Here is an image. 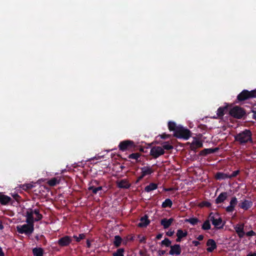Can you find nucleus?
Wrapping results in <instances>:
<instances>
[{"label":"nucleus","instance_id":"obj_1","mask_svg":"<svg viewBox=\"0 0 256 256\" xmlns=\"http://www.w3.org/2000/svg\"><path fill=\"white\" fill-rule=\"evenodd\" d=\"M26 222L28 224H24L22 226H18L16 230L20 234H30L34 230L33 218V212H27L26 215Z\"/></svg>","mask_w":256,"mask_h":256},{"label":"nucleus","instance_id":"obj_2","mask_svg":"<svg viewBox=\"0 0 256 256\" xmlns=\"http://www.w3.org/2000/svg\"><path fill=\"white\" fill-rule=\"evenodd\" d=\"M252 136V132L250 130L245 129L234 136V141L241 146L248 144H252L254 141Z\"/></svg>","mask_w":256,"mask_h":256},{"label":"nucleus","instance_id":"obj_3","mask_svg":"<svg viewBox=\"0 0 256 256\" xmlns=\"http://www.w3.org/2000/svg\"><path fill=\"white\" fill-rule=\"evenodd\" d=\"M20 196L18 194H12V197L0 192V204L3 206L10 205L18 208L20 204Z\"/></svg>","mask_w":256,"mask_h":256},{"label":"nucleus","instance_id":"obj_4","mask_svg":"<svg viewBox=\"0 0 256 256\" xmlns=\"http://www.w3.org/2000/svg\"><path fill=\"white\" fill-rule=\"evenodd\" d=\"M138 146L135 144L134 141L129 140L122 141L118 144V148L122 152L135 151L138 150Z\"/></svg>","mask_w":256,"mask_h":256},{"label":"nucleus","instance_id":"obj_5","mask_svg":"<svg viewBox=\"0 0 256 256\" xmlns=\"http://www.w3.org/2000/svg\"><path fill=\"white\" fill-rule=\"evenodd\" d=\"M191 134L192 132L188 129L180 126L174 134V136L178 138L187 140L191 136Z\"/></svg>","mask_w":256,"mask_h":256},{"label":"nucleus","instance_id":"obj_6","mask_svg":"<svg viewBox=\"0 0 256 256\" xmlns=\"http://www.w3.org/2000/svg\"><path fill=\"white\" fill-rule=\"evenodd\" d=\"M254 98H256V90L251 91L244 90L238 95L236 100L238 102H242Z\"/></svg>","mask_w":256,"mask_h":256},{"label":"nucleus","instance_id":"obj_7","mask_svg":"<svg viewBox=\"0 0 256 256\" xmlns=\"http://www.w3.org/2000/svg\"><path fill=\"white\" fill-rule=\"evenodd\" d=\"M229 113L231 116L238 119L242 118L246 114L244 109L238 106H235L231 108Z\"/></svg>","mask_w":256,"mask_h":256},{"label":"nucleus","instance_id":"obj_8","mask_svg":"<svg viewBox=\"0 0 256 256\" xmlns=\"http://www.w3.org/2000/svg\"><path fill=\"white\" fill-rule=\"evenodd\" d=\"M208 218L216 228H222V220L217 213L211 212L209 215Z\"/></svg>","mask_w":256,"mask_h":256},{"label":"nucleus","instance_id":"obj_9","mask_svg":"<svg viewBox=\"0 0 256 256\" xmlns=\"http://www.w3.org/2000/svg\"><path fill=\"white\" fill-rule=\"evenodd\" d=\"M164 154V150L162 147L160 146H153L151 148L150 150V154L154 158H157Z\"/></svg>","mask_w":256,"mask_h":256},{"label":"nucleus","instance_id":"obj_10","mask_svg":"<svg viewBox=\"0 0 256 256\" xmlns=\"http://www.w3.org/2000/svg\"><path fill=\"white\" fill-rule=\"evenodd\" d=\"M141 175L138 178L136 182L141 180L144 176H149L154 172L152 167L150 166H146L140 168Z\"/></svg>","mask_w":256,"mask_h":256},{"label":"nucleus","instance_id":"obj_11","mask_svg":"<svg viewBox=\"0 0 256 256\" xmlns=\"http://www.w3.org/2000/svg\"><path fill=\"white\" fill-rule=\"evenodd\" d=\"M226 201L228 202L229 201L228 195L226 192L220 193L215 200L216 204H219L222 202L225 203Z\"/></svg>","mask_w":256,"mask_h":256},{"label":"nucleus","instance_id":"obj_12","mask_svg":"<svg viewBox=\"0 0 256 256\" xmlns=\"http://www.w3.org/2000/svg\"><path fill=\"white\" fill-rule=\"evenodd\" d=\"M104 187L102 186H98V187L94 186H88V191L91 193V194H102V191L105 192L106 190H104Z\"/></svg>","mask_w":256,"mask_h":256},{"label":"nucleus","instance_id":"obj_13","mask_svg":"<svg viewBox=\"0 0 256 256\" xmlns=\"http://www.w3.org/2000/svg\"><path fill=\"white\" fill-rule=\"evenodd\" d=\"M116 186L120 188L128 189L130 187L131 184L127 179H122L116 182Z\"/></svg>","mask_w":256,"mask_h":256},{"label":"nucleus","instance_id":"obj_14","mask_svg":"<svg viewBox=\"0 0 256 256\" xmlns=\"http://www.w3.org/2000/svg\"><path fill=\"white\" fill-rule=\"evenodd\" d=\"M218 150L219 148L218 147L214 148H204L200 152L199 155L200 156H206L208 154L216 152Z\"/></svg>","mask_w":256,"mask_h":256},{"label":"nucleus","instance_id":"obj_15","mask_svg":"<svg viewBox=\"0 0 256 256\" xmlns=\"http://www.w3.org/2000/svg\"><path fill=\"white\" fill-rule=\"evenodd\" d=\"M202 146H203V144L201 141L195 139L191 143L190 146V148L192 151H194V152H196V150L198 148H202Z\"/></svg>","mask_w":256,"mask_h":256},{"label":"nucleus","instance_id":"obj_16","mask_svg":"<svg viewBox=\"0 0 256 256\" xmlns=\"http://www.w3.org/2000/svg\"><path fill=\"white\" fill-rule=\"evenodd\" d=\"M72 242V238L69 236H65L60 238L58 241V244L61 246H68Z\"/></svg>","mask_w":256,"mask_h":256},{"label":"nucleus","instance_id":"obj_17","mask_svg":"<svg viewBox=\"0 0 256 256\" xmlns=\"http://www.w3.org/2000/svg\"><path fill=\"white\" fill-rule=\"evenodd\" d=\"M170 250L169 252V254L170 255L176 254L179 255L181 252V248L180 244H174L170 246Z\"/></svg>","mask_w":256,"mask_h":256},{"label":"nucleus","instance_id":"obj_18","mask_svg":"<svg viewBox=\"0 0 256 256\" xmlns=\"http://www.w3.org/2000/svg\"><path fill=\"white\" fill-rule=\"evenodd\" d=\"M228 112V106H224L220 107L218 110L216 112L217 116H214V118H222L224 114H226Z\"/></svg>","mask_w":256,"mask_h":256},{"label":"nucleus","instance_id":"obj_19","mask_svg":"<svg viewBox=\"0 0 256 256\" xmlns=\"http://www.w3.org/2000/svg\"><path fill=\"white\" fill-rule=\"evenodd\" d=\"M206 246H208L206 250L208 252H212L216 248V244L215 241L212 239L208 240L206 242Z\"/></svg>","mask_w":256,"mask_h":256},{"label":"nucleus","instance_id":"obj_20","mask_svg":"<svg viewBox=\"0 0 256 256\" xmlns=\"http://www.w3.org/2000/svg\"><path fill=\"white\" fill-rule=\"evenodd\" d=\"M140 222L138 223V226L140 228L146 227L150 222L148 220V216L146 214L140 219Z\"/></svg>","mask_w":256,"mask_h":256},{"label":"nucleus","instance_id":"obj_21","mask_svg":"<svg viewBox=\"0 0 256 256\" xmlns=\"http://www.w3.org/2000/svg\"><path fill=\"white\" fill-rule=\"evenodd\" d=\"M239 206L240 208H250L252 206V202L250 200H241Z\"/></svg>","mask_w":256,"mask_h":256},{"label":"nucleus","instance_id":"obj_22","mask_svg":"<svg viewBox=\"0 0 256 256\" xmlns=\"http://www.w3.org/2000/svg\"><path fill=\"white\" fill-rule=\"evenodd\" d=\"M230 204L226 207H223L222 208H234L238 204L237 198L235 196H232L230 198V199L229 200Z\"/></svg>","mask_w":256,"mask_h":256},{"label":"nucleus","instance_id":"obj_23","mask_svg":"<svg viewBox=\"0 0 256 256\" xmlns=\"http://www.w3.org/2000/svg\"><path fill=\"white\" fill-rule=\"evenodd\" d=\"M174 219L172 218H170L168 220L163 218L161 220L160 224L161 225L164 226V228H167L171 225Z\"/></svg>","mask_w":256,"mask_h":256},{"label":"nucleus","instance_id":"obj_24","mask_svg":"<svg viewBox=\"0 0 256 256\" xmlns=\"http://www.w3.org/2000/svg\"><path fill=\"white\" fill-rule=\"evenodd\" d=\"M158 188V184H156L151 182L148 186H146L144 188V190L149 192L152 190H155Z\"/></svg>","mask_w":256,"mask_h":256},{"label":"nucleus","instance_id":"obj_25","mask_svg":"<svg viewBox=\"0 0 256 256\" xmlns=\"http://www.w3.org/2000/svg\"><path fill=\"white\" fill-rule=\"evenodd\" d=\"M60 178L54 177L48 180L47 184L50 186H54L60 182Z\"/></svg>","mask_w":256,"mask_h":256},{"label":"nucleus","instance_id":"obj_26","mask_svg":"<svg viewBox=\"0 0 256 256\" xmlns=\"http://www.w3.org/2000/svg\"><path fill=\"white\" fill-rule=\"evenodd\" d=\"M180 126H176V122L170 121L168 122V128L170 131H173L174 133L176 131L177 128L180 127Z\"/></svg>","mask_w":256,"mask_h":256},{"label":"nucleus","instance_id":"obj_27","mask_svg":"<svg viewBox=\"0 0 256 256\" xmlns=\"http://www.w3.org/2000/svg\"><path fill=\"white\" fill-rule=\"evenodd\" d=\"M216 179L218 180L228 178V174L221 172H218L215 176Z\"/></svg>","mask_w":256,"mask_h":256},{"label":"nucleus","instance_id":"obj_28","mask_svg":"<svg viewBox=\"0 0 256 256\" xmlns=\"http://www.w3.org/2000/svg\"><path fill=\"white\" fill-rule=\"evenodd\" d=\"M32 252L34 256H43L44 250L42 248H34Z\"/></svg>","mask_w":256,"mask_h":256},{"label":"nucleus","instance_id":"obj_29","mask_svg":"<svg viewBox=\"0 0 256 256\" xmlns=\"http://www.w3.org/2000/svg\"><path fill=\"white\" fill-rule=\"evenodd\" d=\"M172 204V201L170 198H167L162 202V208H166V207L170 208Z\"/></svg>","mask_w":256,"mask_h":256},{"label":"nucleus","instance_id":"obj_30","mask_svg":"<svg viewBox=\"0 0 256 256\" xmlns=\"http://www.w3.org/2000/svg\"><path fill=\"white\" fill-rule=\"evenodd\" d=\"M122 239L119 236H114V244L116 247H118L122 242Z\"/></svg>","mask_w":256,"mask_h":256},{"label":"nucleus","instance_id":"obj_31","mask_svg":"<svg viewBox=\"0 0 256 256\" xmlns=\"http://www.w3.org/2000/svg\"><path fill=\"white\" fill-rule=\"evenodd\" d=\"M162 148L166 150H170L173 148V146L170 144L168 142H165L162 145Z\"/></svg>","mask_w":256,"mask_h":256},{"label":"nucleus","instance_id":"obj_32","mask_svg":"<svg viewBox=\"0 0 256 256\" xmlns=\"http://www.w3.org/2000/svg\"><path fill=\"white\" fill-rule=\"evenodd\" d=\"M210 219L206 220L202 226V228L204 230H208L210 229Z\"/></svg>","mask_w":256,"mask_h":256},{"label":"nucleus","instance_id":"obj_33","mask_svg":"<svg viewBox=\"0 0 256 256\" xmlns=\"http://www.w3.org/2000/svg\"><path fill=\"white\" fill-rule=\"evenodd\" d=\"M140 154L136 152V153H132V154H130L128 158L130 159H134L138 161V158L140 157Z\"/></svg>","mask_w":256,"mask_h":256},{"label":"nucleus","instance_id":"obj_34","mask_svg":"<svg viewBox=\"0 0 256 256\" xmlns=\"http://www.w3.org/2000/svg\"><path fill=\"white\" fill-rule=\"evenodd\" d=\"M187 232H184L182 230H178L176 233V236L178 237H180L181 238H182L184 237H185L187 236Z\"/></svg>","mask_w":256,"mask_h":256},{"label":"nucleus","instance_id":"obj_35","mask_svg":"<svg viewBox=\"0 0 256 256\" xmlns=\"http://www.w3.org/2000/svg\"><path fill=\"white\" fill-rule=\"evenodd\" d=\"M185 222H188L190 224H192V225H194L198 223V220L197 218H190L189 219H186L185 220Z\"/></svg>","mask_w":256,"mask_h":256},{"label":"nucleus","instance_id":"obj_36","mask_svg":"<svg viewBox=\"0 0 256 256\" xmlns=\"http://www.w3.org/2000/svg\"><path fill=\"white\" fill-rule=\"evenodd\" d=\"M198 206L200 208L204 206L209 208L211 206V203L208 201H202L199 204Z\"/></svg>","mask_w":256,"mask_h":256},{"label":"nucleus","instance_id":"obj_37","mask_svg":"<svg viewBox=\"0 0 256 256\" xmlns=\"http://www.w3.org/2000/svg\"><path fill=\"white\" fill-rule=\"evenodd\" d=\"M124 248H119L117 250L116 252L113 254V256H124Z\"/></svg>","mask_w":256,"mask_h":256},{"label":"nucleus","instance_id":"obj_38","mask_svg":"<svg viewBox=\"0 0 256 256\" xmlns=\"http://www.w3.org/2000/svg\"><path fill=\"white\" fill-rule=\"evenodd\" d=\"M33 187V185L30 184H26L22 186V188L25 190H31Z\"/></svg>","mask_w":256,"mask_h":256},{"label":"nucleus","instance_id":"obj_39","mask_svg":"<svg viewBox=\"0 0 256 256\" xmlns=\"http://www.w3.org/2000/svg\"><path fill=\"white\" fill-rule=\"evenodd\" d=\"M244 224H240V232H237L240 238H242L245 234V232L244 231Z\"/></svg>","mask_w":256,"mask_h":256},{"label":"nucleus","instance_id":"obj_40","mask_svg":"<svg viewBox=\"0 0 256 256\" xmlns=\"http://www.w3.org/2000/svg\"><path fill=\"white\" fill-rule=\"evenodd\" d=\"M170 244L171 241L168 238H164V240L162 242V244L164 245L167 247L171 246Z\"/></svg>","mask_w":256,"mask_h":256},{"label":"nucleus","instance_id":"obj_41","mask_svg":"<svg viewBox=\"0 0 256 256\" xmlns=\"http://www.w3.org/2000/svg\"><path fill=\"white\" fill-rule=\"evenodd\" d=\"M100 182L97 180H92L88 184V186L98 187L99 186Z\"/></svg>","mask_w":256,"mask_h":256},{"label":"nucleus","instance_id":"obj_42","mask_svg":"<svg viewBox=\"0 0 256 256\" xmlns=\"http://www.w3.org/2000/svg\"><path fill=\"white\" fill-rule=\"evenodd\" d=\"M239 173H240L239 170L234 171L231 174H230V175L228 174V178H234V177L236 176L239 174Z\"/></svg>","mask_w":256,"mask_h":256},{"label":"nucleus","instance_id":"obj_43","mask_svg":"<svg viewBox=\"0 0 256 256\" xmlns=\"http://www.w3.org/2000/svg\"><path fill=\"white\" fill-rule=\"evenodd\" d=\"M34 213L36 215V218H35V220L38 221V220H40L42 218V214H39V210H34Z\"/></svg>","mask_w":256,"mask_h":256},{"label":"nucleus","instance_id":"obj_44","mask_svg":"<svg viewBox=\"0 0 256 256\" xmlns=\"http://www.w3.org/2000/svg\"><path fill=\"white\" fill-rule=\"evenodd\" d=\"M84 237H85V235L83 234H79L78 237L76 236H74V238L76 239V241L78 242H80L81 240L84 238Z\"/></svg>","mask_w":256,"mask_h":256},{"label":"nucleus","instance_id":"obj_45","mask_svg":"<svg viewBox=\"0 0 256 256\" xmlns=\"http://www.w3.org/2000/svg\"><path fill=\"white\" fill-rule=\"evenodd\" d=\"M160 136L162 139H167L170 137V135L164 133V134H162L161 135H160Z\"/></svg>","mask_w":256,"mask_h":256},{"label":"nucleus","instance_id":"obj_46","mask_svg":"<svg viewBox=\"0 0 256 256\" xmlns=\"http://www.w3.org/2000/svg\"><path fill=\"white\" fill-rule=\"evenodd\" d=\"M246 235L248 236L256 235V233L253 230H250L246 233Z\"/></svg>","mask_w":256,"mask_h":256},{"label":"nucleus","instance_id":"obj_47","mask_svg":"<svg viewBox=\"0 0 256 256\" xmlns=\"http://www.w3.org/2000/svg\"><path fill=\"white\" fill-rule=\"evenodd\" d=\"M138 238H140V242H145L146 238L144 236H138Z\"/></svg>","mask_w":256,"mask_h":256},{"label":"nucleus","instance_id":"obj_48","mask_svg":"<svg viewBox=\"0 0 256 256\" xmlns=\"http://www.w3.org/2000/svg\"><path fill=\"white\" fill-rule=\"evenodd\" d=\"M174 234V231H168L166 233V234L169 236H172Z\"/></svg>","mask_w":256,"mask_h":256},{"label":"nucleus","instance_id":"obj_49","mask_svg":"<svg viewBox=\"0 0 256 256\" xmlns=\"http://www.w3.org/2000/svg\"><path fill=\"white\" fill-rule=\"evenodd\" d=\"M236 232H240V225H236V226L235 228Z\"/></svg>","mask_w":256,"mask_h":256},{"label":"nucleus","instance_id":"obj_50","mask_svg":"<svg viewBox=\"0 0 256 256\" xmlns=\"http://www.w3.org/2000/svg\"><path fill=\"white\" fill-rule=\"evenodd\" d=\"M158 255L160 256H161L162 255H163L166 253V251L165 250H159L158 252Z\"/></svg>","mask_w":256,"mask_h":256},{"label":"nucleus","instance_id":"obj_51","mask_svg":"<svg viewBox=\"0 0 256 256\" xmlns=\"http://www.w3.org/2000/svg\"><path fill=\"white\" fill-rule=\"evenodd\" d=\"M192 242L193 244H194V245L195 246H198V245H199L200 244L199 242L196 241V240H194V241H192Z\"/></svg>","mask_w":256,"mask_h":256},{"label":"nucleus","instance_id":"obj_52","mask_svg":"<svg viewBox=\"0 0 256 256\" xmlns=\"http://www.w3.org/2000/svg\"><path fill=\"white\" fill-rule=\"evenodd\" d=\"M204 238V236L202 235H199L198 236V237L197 238V239L198 240H202Z\"/></svg>","mask_w":256,"mask_h":256},{"label":"nucleus","instance_id":"obj_53","mask_svg":"<svg viewBox=\"0 0 256 256\" xmlns=\"http://www.w3.org/2000/svg\"><path fill=\"white\" fill-rule=\"evenodd\" d=\"M253 113V118H254L255 120H256V110H252Z\"/></svg>","mask_w":256,"mask_h":256},{"label":"nucleus","instance_id":"obj_54","mask_svg":"<svg viewBox=\"0 0 256 256\" xmlns=\"http://www.w3.org/2000/svg\"><path fill=\"white\" fill-rule=\"evenodd\" d=\"M162 234H158L156 236V238L157 239H160L162 238Z\"/></svg>","mask_w":256,"mask_h":256},{"label":"nucleus","instance_id":"obj_55","mask_svg":"<svg viewBox=\"0 0 256 256\" xmlns=\"http://www.w3.org/2000/svg\"><path fill=\"white\" fill-rule=\"evenodd\" d=\"M164 190L166 192L172 191L174 190L173 188H164Z\"/></svg>","mask_w":256,"mask_h":256},{"label":"nucleus","instance_id":"obj_56","mask_svg":"<svg viewBox=\"0 0 256 256\" xmlns=\"http://www.w3.org/2000/svg\"><path fill=\"white\" fill-rule=\"evenodd\" d=\"M0 256H4V253L3 252L2 248L0 247Z\"/></svg>","mask_w":256,"mask_h":256},{"label":"nucleus","instance_id":"obj_57","mask_svg":"<svg viewBox=\"0 0 256 256\" xmlns=\"http://www.w3.org/2000/svg\"><path fill=\"white\" fill-rule=\"evenodd\" d=\"M86 245L88 248H90V243L88 240L86 241Z\"/></svg>","mask_w":256,"mask_h":256},{"label":"nucleus","instance_id":"obj_58","mask_svg":"<svg viewBox=\"0 0 256 256\" xmlns=\"http://www.w3.org/2000/svg\"><path fill=\"white\" fill-rule=\"evenodd\" d=\"M140 151L142 152H144L145 151H144V148H140Z\"/></svg>","mask_w":256,"mask_h":256},{"label":"nucleus","instance_id":"obj_59","mask_svg":"<svg viewBox=\"0 0 256 256\" xmlns=\"http://www.w3.org/2000/svg\"><path fill=\"white\" fill-rule=\"evenodd\" d=\"M181 239H182V238H180V237H178V238H176V241L177 242H180V241H181Z\"/></svg>","mask_w":256,"mask_h":256},{"label":"nucleus","instance_id":"obj_60","mask_svg":"<svg viewBox=\"0 0 256 256\" xmlns=\"http://www.w3.org/2000/svg\"><path fill=\"white\" fill-rule=\"evenodd\" d=\"M247 256H256V253H254L253 254H249L247 255Z\"/></svg>","mask_w":256,"mask_h":256},{"label":"nucleus","instance_id":"obj_61","mask_svg":"<svg viewBox=\"0 0 256 256\" xmlns=\"http://www.w3.org/2000/svg\"><path fill=\"white\" fill-rule=\"evenodd\" d=\"M3 228H4V226L2 224H0V229L2 230V229H3Z\"/></svg>","mask_w":256,"mask_h":256},{"label":"nucleus","instance_id":"obj_62","mask_svg":"<svg viewBox=\"0 0 256 256\" xmlns=\"http://www.w3.org/2000/svg\"><path fill=\"white\" fill-rule=\"evenodd\" d=\"M234 209H230V208H228V209H226V210L228 212H232Z\"/></svg>","mask_w":256,"mask_h":256},{"label":"nucleus","instance_id":"obj_63","mask_svg":"<svg viewBox=\"0 0 256 256\" xmlns=\"http://www.w3.org/2000/svg\"><path fill=\"white\" fill-rule=\"evenodd\" d=\"M134 240L133 237L131 238L130 240Z\"/></svg>","mask_w":256,"mask_h":256}]
</instances>
